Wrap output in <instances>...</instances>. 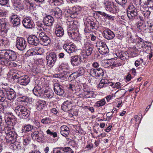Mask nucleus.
Listing matches in <instances>:
<instances>
[{"instance_id": "48", "label": "nucleus", "mask_w": 153, "mask_h": 153, "mask_svg": "<svg viewBox=\"0 0 153 153\" xmlns=\"http://www.w3.org/2000/svg\"><path fill=\"white\" fill-rule=\"evenodd\" d=\"M51 121L52 120L50 117H45L41 120V123L44 124L50 123L51 122Z\"/></svg>"}, {"instance_id": "1", "label": "nucleus", "mask_w": 153, "mask_h": 153, "mask_svg": "<svg viewBox=\"0 0 153 153\" xmlns=\"http://www.w3.org/2000/svg\"><path fill=\"white\" fill-rule=\"evenodd\" d=\"M14 111L19 117L23 119L28 117L30 114L29 110L22 105L16 106L15 108Z\"/></svg>"}, {"instance_id": "34", "label": "nucleus", "mask_w": 153, "mask_h": 153, "mask_svg": "<svg viewBox=\"0 0 153 153\" xmlns=\"http://www.w3.org/2000/svg\"><path fill=\"white\" fill-rule=\"evenodd\" d=\"M41 44L44 46H47L49 45L51 42L50 38L46 36L40 40Z\"/></svg>"}, {"instance_id": "12", "label": "nucleus", "mask_w": 153, "mask_h": 153, "mask_svg": "<svg viewBox=\"0 0 153 153\" xmlns=\"http://www.w3.org/2000/svg\"><path fill=\"white\" fill-rule=\"evenodd\" d=\"M5 94L7 98L10 100H14L16 97V93L14 90L9 87L4 88Z\"/></svg>"}, {"instance_id": "46", "label": "nucleus", "mask_w": 153, "mask_h": 153, "mask_svg": "<svg viewBox=\"0 0 153 153\" xmlns=\"http://www.w3.org/2000/svg\"><path fill=\"white\" fill-rule=\"evenodd\" d=\"M0 30H7V25L5 22L3 20H1L0 21Z\"/></svg>"}, {"instance_id": "19", "label": "nucleus", "mask_w": 153, "mask_h": 153, "mask_svg": "<svg viewBox=\"0 0 153 153\" xmlns=\"http://www.w3.org/2000/svg\"><path fill=\"white\" fill-rule=\"evenodd\" d=\"M102 36L105 39L108 40H111L112 39L115 35L111 30H105L103 31Z\"/></svg>"}, {"instance_id": "45", "label": "nucleus", "mask_w": 153, "mask_h": 153, "mask_svg": "<svg viewBox=\"0 0 153 153\" xmlns=\"http://www.w3.org/2000/svg\"><path fill=\"white\" fill-rule=\"evenodd\" d=\"M145 65V66L146 65V63L144 62L143 60L142 59H139L137 60H136L135 62V65L136 67H137L140 65L143 64Z\"/></svg>"}, {"instance_id": "40", "label": "nucleus", "mask_w": 153, "mask_h": 153, "mask_svg": "<svg viewBox=\"0 0 153 153\" xmlns=\"http://www.w3.org/2000/svg\"><path fill=\"white\" fill-rule=\"evenodd\" d=\"M34 33L35 35H37L39 33V37L40 38V40L47 36L45 33L40 32L39 30L37 29H35Z\"/></svg>"}, {"instance_id": "52", "label": "nucleus", "mask_w": 153, "mask_h": 153, "mask_svg": "<svg viewBox=\"0 0 153 153\" xmlns=\"http://www.w3.org/2000/svg\"><path fill=\"white\" fill-rule=\"evenodd\" d=\"M97 69H96L92 68L89 71V74L91 76L94 77H97Z\"/></svg>"}, {"instance_id": "23", "label": "nucleus", "mask_w": 153, "mask_h": 153, "mask_svg": "<svg viewBox=\"0 0 153 153\" xmlns=\"http://www.w3.org/2000/svg\"><path fill=\"white\" fill-rule=\"evenodd\" d=\"M67 33L68 35L73 39L78 37L77 30L73 27H68L67 29Z\"/></svg>"}, {"instance_id": "33", "label": "nucleus", "mask_w": 153, "mask_h": 153, "mask_svg": "<svg viewBox=\"0 0 153 153\" xmlns=\"http://www.w3.org/2000/svg\"><path fill=\"white\" fill-rule=\"evenodd\" d=\"M34 94L37 97L40 96L42 94V90L41 87L38 85L36 86L33 90Z\"/></svg>"}, {"instance_id": "59", "label": "nucleus", "mask_w": 153, "mask_h": 153, "mask_svg": "<svg viewBox=\"0 0 153 153\" xmlns=\"http://www.w3.org/2000/svg\"><path fill=\"white\" fill-rule=\"evenodd\" d=\"M135 120L136 122H137L136 123L139 124L141 121V119H140V118L138 117L137 115H136L134 116V118H132L131 119V120L132 121L133 120Z\"/></svg>"}, {"instance_id": "49", "label": "nucleus", "mask_w": 153, "mask_h": 153, "mask_svg": "<svg viewBox=\"0 0 153 153\" xmlns=\"http://www.w3.org/2000/svg\"><path fill=\"white\" fill-rule=\"evenodd\" d=\"M53 20H43V22L45 25L51 26L53 24Z\"/></svg>"}, {"instance_id": "7", "label": "nucleus", "mask_w": 153, "mask_h": 153, "mask_svg": "<svg viewBox=\"0 0 153 153\" xmlns=\"http://www.w3.org/2000/svg\"><path fill=\"white\" fill-rule=\"evenodd\" d=\"M46 59L47 65L50 67H53L56 62L57 55L55 52H51L47 54Z\"/></svg>"}, {"instance_id": "39", "label": "nucleus", "mask_w": 153, "mask_h": 153, "mask_svg": "<svg viewBox=\"0 0 153 153\" xmlns=\"http://www.w3.org/2000/svg\"><path fill=\"white\" fill-rule=\"evenodd\" d=\"M0 45L2 46L7 47L9 45V42L8 39L6 38H4L0 40Z\"/></svg>"}, {"instance_id": "14", "label": "nucleus", "mask_w": 153, "mask_h": 153, "mask_svg": "<svg viewBox=\"0 0 153 153\" xmlns=\"http://www.w3.org/2000/svg\"><path fill=\"white\" fill-rule=\"evenodd\" d=\"M70 62L73 66H77L80 65L82 62L81 57L78 55H76L71 57Z\"/></svg>"}, {"instance_id": "22", "label": "nucleus", "mask_w": 153, "mask_h": 153, "mask_svg": "<svg viewBox=\"0 0 153 153\" xmlns=\"http://www.w3.org/2000/svg\"><path fill=\"white\" fill-rule=\"evenodd\" d=\"M71 150L70 147H57L53 149V153H66L71 151Z\"/></svg>"}, {"instance_id": "15", "label": "nucleus", "mask_w": 153, "mask_h": 153, "mask_svg": "<svg viewBox=\"0 0 153 153\" xmlns=\"http://www.w3.org/2000/svg\"><path fill=\"white\" fill-rule=\"evenodd\" d=\"M42 53V49L39 47H36L28 50L26 54L29 56L41 54Z\"/></svg>"}, {"instance_id": "20", "label": "nucleus", "mask_w": 153, "mask_h": 153, "mask_svg": "<svg viewBox=\"0 0 153 153\" xmlns=\"http://www.w3.org/2000/svg\"><path fill=\"white\" fill-rule=\"evenodd\" d=\"M28 43L30 45L36 46L39 41L38 38L35 35H30L28 38Z\"/></svg>"}, {"instance_id": "21", "label": "nucleus", "mask_w": 153, "mask_h": 153, "mask_svg": "<svg viewBox=\"0 0 153 153\" xmlns=\"http://www.w3.org/2000/svg\"><path fill=\"white\" fill-rule=\"evenodd\" d=\"M100 15H101L102 16H104L105 18L108 19H113L114 17V16H110L104 12L100 11L95 12L94 14V17L95 19L98 18Z\"/></svg>"}, {"instance_id": "55", "label": "nucleus", "mask_w": 153, "mask_h": 153, "mask_svg": "<svg viewBox=\"0 0 153 153\" xmlns=\"http://www.w3.org/2000/svg\"><path fill=\"white\" fill-rule=\"evenodd\" d=\"M50 2L51 3H53L55 5L57 6L60 5L61 4V2L59 0H50Z\"/></svg>"}, {"instance_id": "26", "label": "nucleus", "mask_w": 153, "mask_h": 153, "mask_svg": "<svg viewBox=\"0 0 153 153\" xmlns=\"http://www.w3.org/2000/svg\"><path fill=\"white\" fill-rule=\"evenodd\" d=\"M15 88L16 94L17 93L19 96H22L26 93V89L21 87L19 85L15 86Z\"/></svg>"}, {"instance_id": "13", "label": "nucleus", "mask_w": 153, "mask_h": 153, "mask_svg": "<svg viewBox=\"0 0 153 153\" xmlns=\"http://www.w3.org/2000/svg\"><path fill=\"white\" fill-rule=\"evenodd\" d=\"M16 45L18 49L23 51L26 47V42L23 38L18 37L16 40Z\"/></svg>"}, {"instance_id": "2", "label": "nucleus", "mask_w": 153, "mask_h": 153, "mask_svg": "<svg viewBox=\"0 0 153 153\" xmlns=\"http://www.w3.org/2000/svg\"><path fill=\"white\" fill-rule=\"evenodd\" d=\"M12 129L7 128L4 130L6 135L5 138L6 142L10 143H13L16 140L17 134Z\"/></svg>"}, {"instance_id": "36", "label": "nucleus", "mask_w": 153, "mask_h": 153, "mask_svg": "<svg viewBox=\"0 0 153 153\" xmlns=\"http://www.w3.org/2000/svg\"><path fill=\"white\" fill-rule=\"evenodd\" d=\"M68 27H73L75 28V26H77L78 24V22L75 20H71L68 21L67 22Z\"/></svg>"}, {"instance_id": "28", "label": "nucleus", "mask_w": 153, "mask_h": 153, "mask_svg": "<svg viewBox=\"0 0 153 153\" xmlns=\"http://www.w3.org/2000/svg\"><path fill=\"white\" fill-rule=\"evenodd\" d=\"M60 133L63 136L67 137L70 132L69 128L66 126L63 125L60 127Z\"/></svg>"}, {"instance_id": "5", "label": "nucleus", "mask_w": 153, "mask_h": 153, "mask_svg": "<svg viewBox=\"0 0 153 153\" xmlns=\"http://www.w3.org/2000/svg\"><path fill=\"white\" fill-rule=\"evenodd\" d=\"M88 20L89 21H87V22H84L85 24L86 23V25L84 30L85 33H91L94 29L97 30L98 28V22L96 20Z\"/></svg>"}, {"instance_id": "8", "label": "nucleus", "mask_w": 153, "mask_h": 153, "mask_svg": "<svg viewBox=\"0 0 153 153\" xmlns=\"http://www.w3.org/2000/svg\"><path fill=\"white\" fill-rule=\"evenodd\" d=\"M127 15L129 19H135L137 18V10L133 4H130L127 10Z\"/></svg>"}, {"instance_id": "6", "label": "nucleus", "mask_w": 153, "mask_h": 153, "mask_svg": "<svg viewBox=\"0 0 153 153\" xmlns=\"http://www.w3.org/2000/svg\"><path fill=\"white\" fill-rule=\"evenodd\" d=\"M15 121V120L14 119L11 118L10 117H7L5 120L7 126L4 127V126L1 124L0 125V132L1 133H5L4 130L7 128H10V129H13L14 126L16 123Z\"/></svg>"}, {"instance_id": "53", "label": "nucleus", "mask_w": 153, "mask_h": 153, "mask_svg": "<svg viewBox=\"0 0 153 153\" xmlns=\"http://www.w3.org/2000/svg\"><path fill=\"white\" fill-rule=\"evenodd\" d=\"M89 37L90 38L91 41H95L96 39L98 38L97 35L95 33H91L89 35Z\"/></svg>"}, {"instance_id": "32", "label": "nucleus", "mask_w": 153, "mask_h": 153, "mask_svg": "<svg viewBox=\"0 0 153 153\" xmlns=\"http://www.w3.org/2000/svg\"><path fill=\"white\" fill-rule=\"evenodd\" d=\"M55 34L58 37H62L64 34L63 28L60 26L56 25L55 30Z\"/></svg>"}, {"instance_id": "27", "label": "nucleus", "mask_w": 153, "mask_h": 153, "mask_svg": "<svg viewBox=\"0 0 153 153\" xmlns=\"http://www.w3.org/2000/svg\"><path fill=\"white\" fill-rule=\"evenodd\" d=\"M117 56L121 60H125L129 57L128 54L127 52L120 51L116 53Z\"/></svg>"}, {"instance_id": "44", "label": "nucleus", "mask_w": 153, "mask_h": 153, "mask_svg": "<svg viewBox=\"0 0 153 153\" xmlns=\"http://www.w3.org/2000/svg\"><path fill=\"white\" fill-rule=\"evenodd\" d=\"M4 64L7 66H10L11 67H16L17 65L16 63L14 62L8 61L7 59L4 60L3 61Z\"/></svg>"}, {"instance_id": "57", "label": "nucleus", "mask_w": 153, "mask_h": 153, "mask_svg": "<svg viewBox=\"0 0 153 153\" xmlns=\"http://www.w3.org/2000/svg\"><path fill=\"white\" fill-rule=\"evenodd\" d=\"M77 72L78 74L80 76L82 75L84 72V69L83 67H79Z\"/></svg>"}, {"instance_id": "62", "label": "nucleus", "mask_w": 153, "mask_h": 153, "mask_svg": "<svg viewBox=\"0 0 153 153\" xmlns=\"http://www.w3.org/2000/svg\"><path fill=\"white\" fill-rule=\"evenodd\" d=\"M4 50H2L1 51L0 53V60L3 59L5 60V52Z\"/></svg>"}, {"instance_id": "50", "label": "nucleus", "mask_w": 153, "mask_h": 153, "mask_svg": "<svg viewBox=\"0 0 153 153\" xmlns=\"http://www.w3.org/2000/svg\"><path fill=\"white\" fill-rule=\"evenodd\" d=\"M68 64L67 63H62L60 65V67H61L63 70H64V71L65 70H66V71H69L70 69V67L68 65Z\"/></svg>"}, {"instance_id": "43", "label": "nucleus", "mask_w": 153, "mask_h": 153, "mask_svg": "<svg viewBox=\"0 0 153 153\" xmlns=\"http://www.w3.org/2000/svg\"><path fill=\"white\" fill-rule=\"evenodd\" d=\"M14 7L16 10L19 11H22L24 9L23 4L22 3V1L15 5Z\"/></svg>"}, {"instance_id": "61", "label": "nucleus", "mask_w": 153, "mask_h": 153, "mask_svg": "<svg viewBox=\"0 0 153 153\" xmlns=\"http://www.w3.org/2000/svg\"><path fill=\"white\" fill-rule=\"evenodd\" d=\"M80 76L76 72H74V73H73L72 74H71L70 75V77L71 78H72V79H75V78H76Z\"/></svg>"}, {"instance_id": "37", "label": "nucleus", "mask_w": 153, "mask_h": 153, "mask_svg": "<svg viewBox=\"0 0 153 153\" xmlns=\"http://www.w3.org/2000/svg\"><path fill=\"white\" fill-rule=\"evenodd\" d=\"M106 10L108 11L111 12L113 10L114 6L111 2H107L105 3Z\"/></svg>"}, {"instance_id": "18", "label": "nucleus", "mask_w": 153, "mask_h": 153, "mask_svg": "<svg viewBox=\"0 0 153 153\" xmlns=\"http://www.w3.org/2000/svg\"><path fill=\"white\" fill-rule=\"evenodd\" d=\"M62 86L58 83H55L54 85V90L55 92L57 94L61 95L64 92V90Z\"/></svg>"}, {"instance_id": "64", "label": "nucleus", "mask_w": 153, "mask_h": 153, "mask_svg": "<svg viewBox=\"0 0 153 153\" xmlns=\"http://www.w3.org/2000/svg\"><path fill=\"white\" fill-rule=\"evenodd\" d=\"M119 94H120L122 96H123L126 93V91L124 89H122L117 91Z\"/></svg>"}, {"instance_id": "3", "label": "nucleus", "mask_w": 153, "mask_h": 153, "mask_svg": "<svg viewBox=\"0 0 153 153\" xmlns=\"http://www.w3.org/2000/svg\"><path fill=\"white\" fill-rule=\"evenodd\" d=\"M13 79L14 80L18 79V82L20 84L23 85H26L30 82V78L27 75L21 76L19 73H16L13 75Z\"/></svg>"}, {"instance_id": "25", "label": "nucleus", "mask_w": 153, "mask_h": 153, "mask_svg": "<svg viewBox=\"0 0 153 153\" xmlns=\"http://www.w3.org/2000/svg\"><path fill=\"white\" fill-rule=\"evenodd\" d=\"M114 85V83L112 82H109L107 79H102L98 84V88H101L103 87L111 86H112Z\"/></svg>"}, {"instance_id": "54", "label": "nucleus", "mask_w": 153, "mask_h": 153, "mask_svg": "<svg viewBox=\"0 0 153 153\" xmlns=\"http://www.w3.org/2000/svg\"><path fill=\"white\" fill-rule=\"evenodd\" d=\"M145 3L148 7L151 8L153 7V0H147Z\"/></svg>"}, {"instance_id": "16", "label": "nucleus", "mask_w": 153, "mask_h": 153, "mask_svg": "<svg viewBox=\"0 0 153 153\" xmlns=\"http://www.w3.org/2000/svg\"><path fill=\"white\" fill-rule=\"evenodd\" d=\"M67 11L71 15V17L74 19L77 17L78 14L79 13L80 10L79 8H76L74 6L69 9Z\"/></svg>"}, {"instance_id": "10", "label": "nucleus", "mask_w": 153, "mask_h": 153, "mask_svg": "<svg viewBox=\"0 0 153 153\" xmlns=\"http://www.w3.org/2000/svg\"><path fill=\"white\" fill-rule=\"evenodd\" d=\"M5 60L7 59L8 61H14L17 58L16 53L10 50H4Z\"/></svg>"}, {"instance_id": "11", "label": "nucleus", "mask_w": 153, "mask_h": 153, "mask_svg": "<svg viewBox=\"0 0 153 153\" xmlns=\"http://www.w3.org/2000/svg\"><path fill=\"white\" fill-rule=\"evenodd\" d=\"M31 137L33 139L40 142L44 139V134L41 130L35 131L32 133Z\"/></svg>"}, {"instance_id": "31", "label": "nucleus", "mask_w": 153, "mask_h": 153, "mask_svg": "<svg viewBox=\"0 0 153 153\" xmlns=\"http://www.w3.org/2000/svg\"><path fill=\"white\" fill-rule=\"evenodd\" d=\"M33 126L30 124H25L23 125L21 130L22 133H25L33 129Z\"/></svg>"}, {"instance_id": "63", "label": "nucleus", "mask_w": 153, "mask_h": 153, "mask_svg": "<svg viewBox=\"0 0 153 153\" xmlns=\"http://www.w3.org/2000/svg\"><path fill=\"white\" fill-rule=\"evenodd\" d=\"M9 0H0V4L2 5H5L9 3Z\"/></svg>"}, {"instance_id": "35", "label": "nucleus", "mask_w": 153, "mask_h": 153, "mask_svg": "<svg viewBox=\"0 0 153 153\" xmlns=\"http://www.w3.org/2000/svg\"><path fill=\"white\" fill-rule=\"evenodd\" d=\"M53 95L54 93L52 90H48L45 92L44 96L45 97L51 99L53 97Z\"/></svg>"}, {"instance_id": "38", "label": "nucleus", "mask_w": 153, "mask_h": 153, "mask_svg": "<svg viewBox=\"0 0 153 153\" xmlns=\"http://www.w3.org/2000/svg\"><path fill=\"white\" fill-rule=\"evenodd\" d=\"M5 95L4 88H3L2 90L0 89V102H4L5 100L6 97Z\"/></svg>"}, {"instance_id": "42", "label": "nucleus", "mask_w": 153, "mask_h": 153, "mask_svg": "<svg viewBox=\"0 0 153 153\" xmlns=\"http://www.w3.org/2000/svg\"><path fill=\"white\" fill-rule=\"evenodd\" d=\"M99 52L102 55H104L108 53L109 49L107 46L104 48H98Z\"/></svg>"}, {"instance_id": "29", "label": "nucleus", "mask_w": 153, "mask_h": 153, "mask_svg": "<svg viewBox=\"0 0 153 153\" xmlns=\"http://www.w3.org/2000/svg\"><path fill=\"white\" fill-rule=\"evenodd\" d=\"M22 23L24 26L27 28H31L34 27L33 22L31 20H23Z\"/></svg>"}, {"instance_id": "60", "label": "nucleus", "mask_w": 153, "mask_h": 153, "mask_svg": "<svg viewBox=\"0 0 153 153\" xmlns=\"http://www.w3.org/2000/svg\"><path fill=\"white\" fill-rule=\"evenodd\" d=\"M119 4L122 5H124L127 1V0H115Z\"/></svg>"}, {"instance_id": "17", "label": "nucleus", "mask_w": 153, "mask_h": 153, "mask_svg": "<svg viewBox=\"0 0 153 153\" xmlns=\"http://www.w3.org/2000/svg\"><path fill=\"white\" fill-rule=\"evenodd\" d=\"M72 106L71 101L67 100L64 102L62 105V109L65 111H69V113H71Z\"/></svg>"}, {"instance_id": "24", "label": "nucleus", "mask_w": 153, "mask_h": 153, "mask_svg": "<svg viewBox=\"0 0 153 153\" xmlns=\"http://www.w3.org/2000/svg\"><path fill=\"white\" fill-rule=\"evenodd\" d=\"M63 48L67 52L70 54L75 51L76 47L73 44L70 45L69 44H66L64 45Z\"/></svg>"}, {"instance_id": "56", "label": "nucleus", "mask_w": 153, "mask_h": 153, "mask_svg": "<svg viewBox=\"0 0 153 153\" xmlns=\"http://www.w3.org/2000/svg\"><path fill=\"white\" fill-rule=\"evenodd\" d=\"M20 98L22 99L21 101L24 102H28L29 101V97L26 96H23Z\"/></svg>"}, {"instance_id": "9", "label": "nucleus", "mask_w": 153, "mask_h": 153, "mask_svg": "<svg viewBox=\"0 0 153 153\" xmlns=\"http://www.w3.org/2000/svg\"><path fill=\"white\" fill-rule=\"evenodd\" d=\"M62 11L58 7H56L54 9L53 11H52V16L47 15L45 14V16L44 17L45 19H58L59 18L61 19Z\"/></svg>"}, {"instance_id": "51", "label": "nucleus", "mask_w": 153, "mask_h": 153, "mask_svg": "<svg viewBox=\"0 0 153 153\" xmlns=\"http://www.w3.org/2000/svg\"><path fill=\"white\" fill-rule=\"evenodd\" d=\"M97 77L103 76L104 75V71L102 68H97Z\"/></svg>"}, {"instance_id": "41", "label": "nucleus", "mask_w": 153, "mask_h": 153, "mask_svg": "<svg viewBox=\"0 0 153 153\" xmlns=\"http://www.w3.org/2000/svg\"><path fill=\"white\" fill-rule=\"evenodd\" d=\"M84 97L85 98L92 97L94 95V93L91 91H86L84 93Z\"/></svg>"}, {"instance_id": "30", "label": "nucleus", "mask_w": 153, "mask_h": 153, "mask_svg": "<svg viewBox=\"0 0 153 153\" xmlns=\"http://www.w3.org/2000/svg\"><path fill=\"white\" fill-rule=\"evenodd\" d=\"M46 102L45 101L39 100L36 102V108L39 111L42 110L45 106Z\"/></svg>"}, {"instance_id": "4", "label": "nucleus", "mask_w": 153, "mask_h": 153, "mask_svg": "<svg viewBox=\"0 0 153 153\" xmlns=\"http://www.w3.org/2000/svg\"><path fill=\"white\" fill-rule=\"evenodd\" d=\"M93 47L92 44L86 41L84 42V46L81 53L83 58H86L87 56L91 55L93 50Z\"/></svg>"}, {"instance_id": "47", "label": "nucleus", "mask_w": 153, "mask_h": 153, "mask_svg": "<svg viewBox=\"0 0 153 153\" xmlns=\"http://www.w3.org/2000/svg\"><path fill=\"white\" fill-rule=\"evenodd\" d=\"M105 103V100L104 99H102L101 100L97 101L95 103V106L97 107H100L103 106Z\"/></svg>"}, {"instance_id": "58", "label": "nucleus", "mask_w": 153, "mask_h": 153, "mask_svg": "<svg viewBox=\"0 0 153 153\" xmlns=\"http://www.w3.org/2000/svg\"><path fill=\"white\" fill-rule=\"evenodd\" d=\"M11 22L14 26H17L20 23V20H11Z\"/></svg>"}]
</instances>
